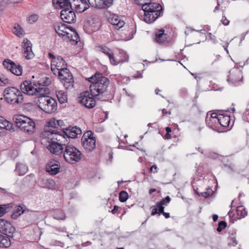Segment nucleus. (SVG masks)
<instances>
[{"label":"nucleus","instance_id":"obj_1","mask_svg":"<svg viewBox=\"0 0 249 249\" xmlns=\"http://www.w3.org/2000/svg\"><path fill=\"white\" fill-rule=\"evenodd\" d=\"M87 80L91 83L90 91L95 97L100 96L106 91L109 83V80L100 73H96Z\"/></svg>","mask_w":249,"mask_h":249},{"label":"nucleus","instance_id":"obj_2","mask_svg":"<svg viewBox=\"0 0 249 249\" xmlns=\"http://www.w3.org/2000/svg\"><path fill=\"white\" fill-rule=\"evenodd\" d=\"M142 9L144 12L143 19L149 23L154 22L163 14L161 6L159 3L151 1L143 4Z\"/></svg>","mask_w":249,"mask_h":249},{"label":"nucleus","instance_id":"obj_3","mask_svg":"<svg viewBox=\"0 0 249 249\" xmlns=\"http://www.w3.org/2000/svg\"><path fill=\"white\" fill-rule=\"evenodd\" d=\"M13 120L22 131L29 134L35 132L36 124L32 119L24 115L16 114L13 116Z\"/></svg>","mask_w":249,"mask_h":249},{"label":"nucleus","instance_id":"obj_4","mask_svg":"<svg viewBox=\"0 0 249 249\" xmlns=\"http://www.w3.org/2000/svg\"><path fill=\"white\" fill-rule=\"evenodd\" d=\"M44 95H39L38 97L37 104L38 107L45 113H52L54 112L57 107L56 101L49 96H45Z\"/></svg>","mask_w":249,"mask_h":249},{"label":"nucleus","instance_id":"obj_5","mask_svg":"<svg viewBox=\"0 0 249 249\" xmlns=\"http://www.w3.org/2000/svg\"><path fill=\"white\" fill-rule=\"evenodd\" d=\"M4 97L7 103L12 105L21 104L23 101V96L19 90L14 87L6 88L3 92Z\"/></svg>","mask_w":249,"mask_h":249},{"label":"nucleus","instance_id":"obj_6","mask_svg":"<svg viewBox=\"0 0 249 249\" xmlns=\"http://www.w3.org/2000/svg\"><path fill=\"white\" fill-rule=\"evenodd\" d=\"M63 157L65 160L70 163H74L79 161L81 159V153L72 145H66L63 152Z\"/></svg>","mask_w":249,"mask_h":249},{"label":"nucleus","instance_id":"obj_7","mask_svg":"<svg viewBox=\"0 0 249 249\" xmlns=\"http://www.w3.org/2000/svg\"><path fill=\"white\" fill-rule=\"evenodd\" d=\"M21 92L29 95L36 94L43 95L49 93V89L47 88L34 87L29 81H25L20 85Z\"/></svg>","mask_w":249,"mask_h":249},{"label":"nucleus","instance_id":"obj_8","mask_svg":"<svg viewBox=\"0 0 249 249\" xmlns=\"http://www.w3.org/2000/svg\"><path fill=\"white\" fill-rule=\"evenodd\" d=\"M43 135L47 137L52 141L58 142L60 144L65 146L66 145L67 140L66 139V135L61 132L57 131L56 130H53L51 128L46 129V132L44 133Z\"/></svg>","mask_w":249,"mask_h":249},{"label":"nucleus","instance_id":"obj_9","mask_svg":"<svg viewBox=\"0 0 249 249\" xmlns=\"http://www.w3.org/2000/svg\"><path fill=\"white\" fill-rule=\"evenodd\" d=\"M81 142L86 151H93L96 146V140L92 132L90 131L86 132L81 138Z\"/></svg>","mask_w":249,"mask_h":249},{"label":"nucleus","instance_id":"obj_10","mask_svg":"<svg viewBox=\"0 0 249 249\" xmlns=\"http://www.w3.org/2000/svg\"><path fill=\"white\" fill-rule=\"evenodd\" d=\"M57 73L59 79L63 83L66 89H71L73 87L74 81L72 75L67 68L60 71Z\"/></svg>","mask_w":249,"mask_h":249},{"label":"nucleus","instance_id":"obj_11","mask_svg":"<svg viewBox=\"0 0 249 249\" xmlns=\"http://www.w3.org/2000/svg\"><path fill=\"white\" fill-rule=\"evenodd\" d=\"M101 49L102 52L106 54L109 57L111 64L113 65H117L119 63H123L128 61V55L123 50H119L120 59L118 61H116L114 56L111 53H109L108 51L106 50V49H108V48H101Z\"/></svg>","mask_w":249,"mask_h":249},{"label":"nucleus","instance_id":"obj_12","mask_svg":"<svg viewBox=\"0 0 249 249\" xmlns=\"http://www.w3.org/2000/svg\"><path fill=\"white\" fill-rule=\"evenodd\" d=\"M243 78L241 71L233 68L229 71L227 81L232 85L236 86L241 83Z\"/></svg>","mask_w":249,"mask_h":249},{"label":"nucleus","instance_id":"obj_13","mask_svg":"<svg viewBox=\"0 0 249 249\" xmlns=\"http://www.w3.org/2000/svg\"><path fill=\"white\" fill-rule=\"evenodd\" d=\"M91 94L88 91H85L80 94L79 101L87 108H92L96 105V102Z\"/></svg>","mask_w":249,"mask_h":249},{"label":"nucleus","instance_id":"obj_14","mask_svg":"<svg viewBox=\"0 0 249 249\" xmlns=\"http://www.w3.org/2000/svg\"><path fill=\"white\" fill-rule=\"evenodd\" d=\"M3 65L7 70L14 74L20 76L22 75L23 69L20 64H17L10 59H6L3 62Z\"/></svg>","mask_w":249,"mask_h":249},{"label":"nucleus","instance_id":"obj_15","mask_svg":"<svg viewBox=\"0 0 249 249\" xmlns=\"http://www.w3.org/2000/svg\"><path fill=\"white\" fill-rule=\"evenodd\" d=\"M60 17L63 21L68 23L71 24L76 21V15L71 7L63 9L60 13Z\"/></svg>","mask_w":249,"mask_h":249},{"label":"nucleus","instance_id":"obj_16","mask_svg":"<svg viewBox=\"0 0 249 249\" xmlns=\"http://www.w3.org/2000/svg\"><path fill=\"white\" fill-rule=\"evenodd\" d=\"M16 229L8 221L0 219V232L7 235L9 237H12L14 233L15 232Z\"/></svg>","mask_w":249,"mask_h":249},{"label":"nucleus","instance_id":"obj_17","mask_svg":"<svg viewBox=\"0 0 249 249\" xmlns=\"http://www.w3.org/2000/svg\"><path fill=\"white\" fill-rule=\"evenodd\" d=\"M51 70L54 74L67 68V64L63 58L58 56L56 59L52 60L51 62Z\"/></svg>","mask_w":249,"mask_h":249},{"label":"nucleus","instance_id":"obj_18","mask_svg":"<svg viewBox=\"0 0 249 249\" xmlns=\"http://www.w3.org/2000/svg\"><path fill=\"white\" fill-rule=\"evenodd\" d=\"M164 30H160L155 35V41L159 44L166 45L167 43L172 41L171 38L166 34L164 33Z\"/></svg>","mask_w":249,"mask_h":249},{"label":"nucleus","instance_id":"obj_19","mask_svg":"<svg viewBox=\"0 0 249 249\" xmlns=\"http://www.w3.org/2000/svg\"><path fill=\"white\" fill-rule=\"evenodd\" d=\"M90 6L96 8H107L112 4L113 0H87Z\"/></svg>","mask_w":249,"mask_h":249},{"label":"nucleus","instance_id":"obj_20","mask_svg":"<svg viewBox=\"0 0 249 249\" xmlns=\"http://www.w3.org/2000/svg\"><path fill=\"white\" fill-rule=\"evenodd\" d=\"M171 201V198L169 196H167L164 199H162L160 202H157L156 205L154 206L152 210L151 215H154L159 212H163L164 207L163 205L167 206Z\"/></svg>","mask_w":249,"mask_h":249},{"label":"nucleus","instance_id":"obj_21","mask_svg":"<svg viewBox=\"0 0 249 249\" xmlns=\"http://www.w3.org/2000/svg\"><path fill=\"white\" fill-rule=\"evenodd\" d=\"M74 5L77 13H81L89 7L90 4L87 0H73Z\"/></svg>","mask_w":249,"mask_h":249},{"label":"nucleus","instance_id":"obj_22","mask_svg":"<svg viewBox=\"0 0 249 249\" xmlns=\"http://www.w3.org/2000/svg\"><path fill=\"white\" fill-rule=\"evenodd\" d=\"M49 143L50 144L48 145V148L51 153L55 155H59L63 152V145L55 141L49 142Z\"/></svg>","mask_w":249,"mask_h":249},{"label":"nucleus","instance_id":"obj_23","mask_svg":"<svg viewBox=\"0 0 249 249\" xmlns=\"http://www.w3.org/2000/svg\"><path fill=\"white\" fill-rule=\"evenodd\" d=\"M81 129L76 126L66 128L65 131H63V133L69 138H75L78 135L81 134Z\"/></svg>","mask_w":249,"mask_h":249},{"label":"nucleus","instance_id":"obj_24","mask_svg":"<svg viewBox=\"0 0 249 249\" xmlns=\"http://www.w3.org/2000/svg\"><path fill=\"white\" fill-rule=\"evenodd\" d=\"M108 20L117 29H120L124 25V22L121 20L118 16L115 14L111 15Z\"/></svg>","mask_w":249,"mask_h":249},{"label":"nucleus","instance_id":"obj_25","mask_svg":"<svg viewBox=\"0 0 249 249\" xmlns=\"http://www.w3.org/2000/svg\"><path fill=\"white\" fill-rule=\"evenodd\" d=\"M69 30L71 33L66 34L67 37L70 39L71 45H75L78 43V40H79V36L76 30L72 27H70Z\"/></svg>","mask_w":249,"mask_h":249},{"label":"nucleus","instance_id":"obj_26","mask_svg":"<svg viewBox=\"0 0 249 249\" xmlns=\"http://www.w3.org/2000/svg\"><path fill=\"white\" fill-rule=\"evenodd\" d=\"M68 29L69 28L63 23H57L54 25L55 32L59 36H67L66 34L69 33L67 31Z\"/></svg>","mask_w":249,"mask_h":249},{"label":"nucleus","instance_id":"obj_27","mask_svg":"<svg viewBox=\"0 0 249 249\" xmlns=\"http://www.w3.org/2000/svg\"><path fill=\"white\" fill-rule=\"evenodd\" d=\"M46 169L47 172L53 175L57 174L60 171V168L58 165L52 163V162L47 164Z\"/></svg>","mask_w":249,"mask_h":249},{"label":"nucleus","instance_id":"obj_28","mask_svg":"<svg viewBox=\"0 0 249 249\" xmlns=\"http://www.w3.org/2000/svg\"><path fill=\"white\" fill-rule=\"evenodd\" d=\"M53 3L57 7L64 9L71 7V4L69 0H53Z\"/></svg>","mask_w":249,"mask_h":249},{"label":"nucleus","instance_id":"obj_29","mask_svg":"<svg viewBox=\"0 0 249 249\" xmlns=\"http://www.w3.org/2000/svg\"><path fill=\"white\" fill-rule=\"evenodd\" d=\"M54 185V181L51 178H42L40 181V186L43 188L53 189Z\"/></svg>","mask_w":249,"mask_h":249},{"label":"nucleus","instance_id":"obj_30","mask_svg":"<svg viewBox=\"0 0 249 249\" xmlns=\"http://www.w3.org/2000/svg\"><path fill=\"white\" fill-rule=\"evenodd\" d=\"M0 128L7 130H11L13 128V124L6 120L4 117L0 116Z\"/></svg>","mask_w":249,"mask_h":249},{"label":"nucleus","instance_id":"obj_31","mask_svg":"<svg viewBox=\"0 0 249 249\" xmlns=\"http://www.w3.org/2000/svg\"><path fill=\"white\" fill-rule=\"evenodd\" d=\"M51 79L47 77L40 78L37 81L34 82V85L36 86H48L51 84Z\"/></svg>","mask_w":249,"mask_h":249},{"label":"nucleus","instance_id":"obj_32","mask_svg":"<svg viewBox=\"0 0 249 249\" xmlns=\"http://www.w3.org/2000/svg\"><path fill=\"white\" fill-rule=\"evenodd\" d=\"M15 171L19 176H23L27 172L28 167L25 164L18 163L17 164Z\"/></svg>","mask_w":249,"mask_h":249},{"label":"nucleus","instance_id":"obj_33","mask_svg":"<svg viewBox=\"0 0 249 249\" xmlns=\"http://www.w3.org/2000/svg\"><path fill=\"white\" fill-rule=\"evenodd\" d=\"M218 123L223 127L229 126L230 123V117L228 115L219 114Z\"/></svg>","mask_w":249,"mask_h":249},{"label":"nucleus","instance_id":"obj_34","mask_svg":"<svg viewBox=\"0 0 249 249\" xmlns=\"http://www.w3.org/2000/svg\"><path fill=\"white\" fill-rule=\"evenodd\" d=\"M10 237L7 235L0 234V247L8 248L10 246L11 243Z\"/></svg>","mask_w":249,"mask_h":249},{"label":"nucleus","instance_id":"obj_35","mask_svg":"<svg viewBox=\"0 0 249 249\" xmlns=\"http://www.w3.org/2000/svg\"><path fill=\"white\" fill-rule=\"evenodd\" d=\"M23 56L26 59H31L34 57L35 54L32 48H23Z\"/></svg>","mask_w":249,"mask_h":249},{"label":"nucleus","instance_id":"obj_36","mask_svg":"<svg viewBox=\"0 0 249 249\" xmlns=\"http://www.w3.org/2000/svg\"><path fill=\"white\" fill-rule=\"evenodd\" d=\"M59 102L63 104L67 101V95L64 91L59 90L56 93Z\"/></svg>","mask_w":249,"mask_h":249},{"label":"nucleus","instance_id":"obj_37","mask_svg":"<svg viewBox=\"0 0 249 249\" xmlns=\"http://www.w3.org/2000/svg\"><path fill=\"white\" fill-rule=\"evenodd\" d=\"M62 123L61 120H56L55 119H52L49 122V125L48 127L46 128L45 129V133L46 132V129H49V128H51L53 130H56V128L57 126H60L61 124Z\"/></svg>","mask_w":249,"mask_h":249},{"label":"nucleus","instance_id":"obj_38","mask_svg":"<svg viewBox=\"0 0 249 249\" xmlns=\"http://www.w3.org/2000/svg\"><path fill=\"white\" fill-rule=\"evenodd\" d=\"M236 213L238 219H241L245 217L247 215V212L246 209L243 206H238L236 208Z\"/></svg>","mask_w":249,"mask_h":249},{"label":"nucleus","instance_id":"obj_39","mask_svg":"<svg viewBox=\"0 0 249 249\" xmlns=\"http://www.w3.org/2000/svg\"><path fill=\"white\" fill-rule=\"evenodd\" d=\"M219 116V114L217 115L216 113H212L211 114L210 117H208V115H207L206 118V124L209 125V126L211 128H213V126L209 124V121L212 119L213 120V123H216L218 121V117Z\"/></svg>","mask_w":249,"mask_h":249},{"label":"nucleus","instance_id":"obj_40","mask_svg":"<svg viewBox=\"0 0 249 249\" xmlns=\"http://www.w3.org/2000/svg\"><path fill=\"white\" fill-rule=\"evenodd\" d=\"M13 33L18 36L21 37L24 34V31L20 25L16 24L13 29Z\"/></svg>","mask_w":249,"mask_h":249},{"label":"nucleus","instance_id":"obj_41","mask_svg":"<svg viewBox=\"0 0 249 249\" xmlns=\"http://www.w3.org/2000/svg\"><path fill=\"white\" fill-rule=\"evenodd\" d=\"M11 207V204L0 205V217L3 216L5 213L8 212Z\"/></svg>","mask_w":249,"mask_h":249},{"label":"nucleus","instance_id":"obj_42","mask_svg":"<svg viewBox=\"0 0 249 249\" xmlns=\"http://www.w3.org/2000/svg\"><path fill=\"white\" fill-rule=\"evenodd\" d=\"M128 198V195L125 191H121L119 194V200L121 202H124Z\"/></svg>","mask_w":249,"mask_h":249},{"label":"nucleus","instance_id":"obj_43","mask_svg":"<svg viewBox=\"0 0 249 249\" xmlns=\"http://www.w3.org/2000/svg\"><path fill=\"white\" fill-rule=\"evenodd\" d=\"M38 19V16L36 14H33L30 15L27 18V21L29 24H33L35 23Z\"/></svg>","mask_w":249,"mask_h":249},{"label":"nucleus","instance_id":"obj_44","mask_svg":"<svg viewBox=\"0 0 249 249\" xmlns=\"http://www.w3.org/2000/svg\"><path fill=\"white\" fill-rule=\"evenodd\" d=\"M9 79L3 74H0V85H6L9 83Z\"/></svg>","mask_w":249,"mask_h":249},{"label":"nucleus","instance_id":"obj_45","mask_svg":"<svg viewBox=\"0 0 249 249\" xmlns=\"http://www.w3.org/2000/svg\"><path fill=\"white\" fill-rule=\"evenodd\" d=\"M10 3H17L18 1L16 0H2L0 6L3 8L5 6Z\"/></svg>","mask_w":249,"mask_h":249},{"label":"nucleus","instance_id":"obj_46","mask_svg":"<svg viewBox=\"0 0 249 249\" xmlns=\"http://www.w3.org/2000/svg\"><path fill=\"white\" fill-rule=\"evenodd\" d=\"M227 223L225 221H220L218 224V227L216 230L218 232L221 231L224 229L226 227Z\"/></svg>","mask_w":249,"mask_h":249},{"label":"nucleus","instance_id":"obj_47","mask_svg":"<svg viewBox=\"0 0 249 249\" xmlns=\"http://www.w3.org/2000/svg\"><path fill=\"white\" fill-rule=\"evenodd\" d=\"M24 210L21 206H18L15 208L14 214L20 215L24 213Z\"/></svg>","mask_w":249,"mask_h":249},{"label":"nucleus","instance_id":"obj_48","mask_svg":"<svg viewBox=\"0 0 249 249\" xmlns=\"http://www.w3.org/2000/svg\"><path fill=\"white\" fill-rule=\"evenodd\" d=\"M53 217L57 220H64L65 218V215L62 213H61L60 214H59L57 213H54Z\"/></svg>","mask_w":249,"mask_h":249},{"label":"nucleus","instance_id":"obj_49","mask_svg":"<svg viewBox=\"0 0 249 249\" xmlns=\"http://www.w3.org/2000/svg\"><path fill=\"white\" fill-rule=\"evenodd\" d=\"M24 47H32V44L31 41L27 38H24L22 42Z\"/></svg>","mask_w":249,"mask_h":249},{"label":"nucleus","instance_id":"obj_50","mask_svg":"<svg viewBox=\"0 0 249 249\" xmlns=\"http://www.w3.org/2000/svg\"><path fill=\"white\" fill-rule=\"evenodd\" d=\"M229 244L231 246H235L237 244L236 239L234 237H230L229 238Z\"/></svg>","mask_w":249,"mask_h":249},{"label":"nucleus","instance_id":"obj_51","mask_svg":"<svg viewBox=\"0 0 249 249\" xmlns=\"http://www.w3.org/2000/svg\"><path fill=\"white\" fill-rule=\"evenodd\" d=\"M221 21L224 25H228L230 23V21L224 16L222 17Z\"/></svg>","mask_w":249,"mask_h":249},{"label":"nucleus","instance_id":"obj_52","mask_svg":"<svg viewBox=\"0 0 249 249\" xmlns=\"http://www.w3.org/2000/svg\"><path fill=\"white\" fill-rule=\"evenodd\" d=\"M158 213H159V214H160V213H162L166 218L170 217L169 213L164 212V210L163 211V212H159V211H158Z\"/></svg>","mask_w":249,"mask_h":249},{"label":"nucleus","instance_id":"obj_53","mask_svg":"<svg viewBox=\"0 0 249 249\" xmlns=\"http://www.w3.org/2000/svg\"><path fill=\"white\" fill-rule=\"evenodd\" d=\"M245 117H246L247 121L249 122V109L247 110L245 112Z\"/></svg>","mask_w":249,"mask_h":249},{"label":"nucleus","instance_id":"obj_54","mask_svg":"<svg viewBox=\"0 0 249 249\" xmlns=\"http://www.w3.org/2000/svg\"><path fill=\"white\" fill-rule=\"evenodd\" d=\"M119 206H115L114 207V208L111 211V212L112 213H116V212L118 211V209H119Z\"/></svg>","mask_w":249,"mask_h":249},{"label":"nucleus","instance_id":"obj_55","mask_svg":"<svg viewBox=\"0 0 249 249\" xmlns=\"http://www.w3.org/2000/svg\"><path fill=\"white\" fill-rule=\"evenodd\" d=\"M48 55L49 56V57L50 58H51L52 59V60H54V59L57 58L55 57V56L52 53H48Z\"/></svg>","mask_w":249,"mask_h":249},{"label":"nucleus","instance_id":"obj_56","mask_svg":"<svg viewBox=\"0 0 249 249\" xmlns=\"http://www.w3.org/2000/svg\"><path fill=\"white\" fill-rule=\"evenodd\" d=\"M201 194H202V196L205 198L209 196V194H208L207 192H203L201 193Z\"/></svg>","mask_w":249,"mask_h":249},{"label":"nucleus","instance_id":"obj_57","mask_svg":"<svg viewBox=\"0 0 249 249\" xmlns=\"http://www.w3.org/2000/svg\"><path fill=\"white\" fill-rule=\"evenodd\" d=\"M218 216L216 214H213V219L214 222L216 221L218 219Z\"/></svg>","mask_w":249,"mask_h":249},{"label":"nucleus","instance_id":"obj_58","mask_svg":"<svg viewBox=\"0 0 249 249\" xmlns=\"http://www.w3.org/2000/svg\"><path fill=\"white\" fill-rule=\"evenodd\" d=\"M220 4L219 3L218 0H217V5L215 7L214 9V12H216V11L219 9Z\"/></svg>","mask_w":249,"mask_h":249},{"label":"nucleus","instance_id":"obj_59","mask_svg":"<svg viewBox=\"0 0 249 249\" xmlns=\"http://www.w3.org/2000/svg\"><path fill=\"white\" fill-rule=\"evenodd\" d=\"M162 113H163V115L164 114H170L171 113V111H165L164 109L162 110Z\"/></svg>","mask_w":249,"mask_h":249},{"label":"nucleus","instance_id":"obj_60","mask_svg":"<svg viewBox=\"0 0 249 249\" xmlns=\"http://www.w3.org/2000/svg\"><path fill=\"white\" fill-rule=\"evenodd\" d=\"M157 169V167L156 165H153L150 167V171H152L153 169L156 170Z\"/></svg>","mask_w":249,"mask_h":249},{"label":"nucleus","instance_id":"obj_61","mask_svg":"<svg viewBox=\"0 0 249 249\" xmlns=\"http://www.w3.org/2000/svg\"><path fill=\"white\" fill-rule=\"evenodd\" d=\"M165 130H166V131L167 133H169L170 132H171V129L169 127H166L165 128Z\"/></svg>","mask_w":249,"mask_h":249},{"label":"nucleus","instance_id":"obj_62","mask_svg":"<svg viewBox=\"0 0 249 249\" xmlns=\"http://www.w3.org/2000/svg\"><path fill=\"white\" fill-rule=\"evenodd\" d=\"M126 94H127L128 96H129L131 98H132V99L134 98L135 97L133 93H128L126 92Z\"/></svg>","mask_w":249,"mask_h":249},{"label":"nucleus","instance_id":"obj_63","mask_svg":"<svg viewBox=\"0 0 249 249\" xmlns=\"http://www.w3.org/2000/svg\"><path fill=\"white\" fill-rule=\"evenodd\" d=\"M156 191V190L155 189H151L149 191V194H152V193L155 192Z\"/></svg>","mask_w":249,"mask_h":249},{"label":"nucleus","instance_id":"obj_64","mask_svg":"<svg viewBox=\"0 0 249 249\" xmlns=\"http://www.w3.org/2000/svg\"><path fill=\"white\" fill-rule=\"evenodd\" d=\"M165 137L167 138V139H170L171 138V135L169 134V133H166V135H165Z\"/></svg>","mask_w":249,"mask_h":249}]
</instances>
